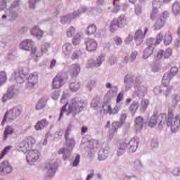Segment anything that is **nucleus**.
<instances>
[{
    "label": "nucleus",
    "instance_id": "1",
    "mask_svg": "<svg viewBox=\"0 0 180 180\" xmlns=\"http://www.w3.org/2000/svg\"><path fill=\"white\" fill-rule=\"evenodd\" d=\"M36 146V139L32 136H28L20 142L17 148L19 151L27 153V161L28 164L36 162L40 158V152L38 150H32Z\"/></svg>",
    "mask_w": 180,
    "mask_h": 180
},
{
    "label": "nucleus",
    "instance_id": "2",
    "mask_svg": "<svg viewBox=\"0 0 180 180\" xmlns=\"http://www.w3.org/2000/svg\"><path fill=\"white\" fill-rule=\"evenodd\" d=\"M60 103H64V106L62 107L60 110V114L59 120L63 117V115L65 112H67V115H71V113H74V115H77L78 113H81L82 110H84V108H85V103L84 101L78 100V98H75L71 100L70 104L69 105L68 109L67 110V105H68V100L65 96H63L60 99Z\"/></svg>",
    "mask_w": 180,
    "mask_h": 180
},
{
    "label": "nucleus",
    "instance_id": "3",
    "mask_svg": "<svg viewBox=\"0 0 180 180\" xmlns=\"http://www.w3.org/2000/svg\"><path fill=\"white\" fill-rule=\"evenodd\" d=\"M160 117L162 119L166 118V124L168 127H170L172 131L175 133L179 130L180 127V115H177L174 117V112L172 111H169L167 114L162 113L160 115Z\"/></svg>",
    "mask_w": 180,
    "mask_h": 180
},
{
    "label": "nucleus",
    "instance_id": "4",
    "mask_svg": "<svg viewBox=\"0 0 180 180\" xmlns=\"http://www.w3.org/2000/svg\"><path fill=\"white\" fill-rule=\"evenodd\" d=\"M150 19L152 20H156L153 27L155 28V30H160L164 27L165 22H167V19H168V13H163L162 15L158 16V8H153L150 14Z\"/></svg>",
    "mask_w": 180,
    "mask_h": 180
},
{
    "label": "nucleus",
    "instance_id": "5",
    "mask_svg": "<svg viewBox=\"0 0 180 180\" xmlns=\"http://www.w3.org/2000/svg\"><path fill=\"white\" fill-rule=\"evenodd\" d=\"M129 25V21L127 20V17L124 15H121L118 16L117 18H114L110 24V30L113 33L116 32L118 29H122L126 27Z\"/></svg>",
    "mask_w": 180,
    "mask_h": 180
},
{
    "label": "nucleus",
    "instance_id": "6",
    "mask_svg": "<svg viewBox=\"0 0 180 180\" xmlns=\"http://www.w3.org/2000/svg\"><path fill=\"white\" fill-rule=\"evenodd\" d=\"M20 113H22V107H14L9 111H7L4 116L1 122V126H5L6 120H8V122L15 120V119H16L18 116H20Z\"/></svg>",
    "mask_w": 180,
    "mask_h": 180
},
{
    "label": "nucleus",
    "instance_id": "7",
    "mask_svg": "<svg viewBox=\"0 0 180 180\" xmlns=\"http://www.w3.org/2000/svg\"><path fill=\"white\" fill-rule=\"evenodd\" d=\"M179 72V68L176 66H173L170 68L169 72L165 73L162 79V84L165 86H168L169 85L171 80L174 79V77H176Z\"/></svg>",
    "mask_w": 180,
    "mask_h": 180
},
{
    "label": "nucleus",
    "instance_id": "8",
    "mask_svg": "<svg viewBox=\"0 0 180 180\" xmlns=\"http://www.w3.org/2000/svg\"><path fill=\"white\" fill-rule=\"evenodd\" d=\"M68 81V76L64 77L62 73H58L53 79L52 88L53 89H58L61 88L63 85L67 84Z\"/></svg>",
    "mask_w": 180,
    "mask_h": 180
},
{
    "label": "nucleus",
    "instance_id": "9",
    "mask_svg": "<svg viewBox=\"0 0 180 180\" xmlns=\"http://www.w3.org/2000/svg\"><path fill=\"white\" fill-rule=\"evenodd\" d=\"M49 51V45H43L41 49L33 47L31 50L30 56L35 61H37L39 58H41L44 54H46Z\"/></svg>",
    "mask_w": 180,
    "mask_h": 180
},
{
    "label": "nucleus",
    "instance_id": "10",
    "mask_svg": "<svg viewBox=\"0 0 180 180\" xmlns=\"http://www.w3.org/2000/svg\"><path fill=\"white\" fill-rule=\"evenodd\" d=\"M148 32V27L145 28L144 32H143V30L141 28L137 30L134 37L135 41L136 43H139V44H141Z\"/></svg>",
    "mask_w": 180,
    "mask_h": 180
},
{
    "label": "nucleus",
    "instance_id": "11",
    "mask_svg": "<svg viewBox=\"0 0 180 180\" xmlns=\"http://www.w3.org/2000/svg\"><path fill=\"white\" fill-rule=\"evenodd\" d=\"M12 172V165L9 161L4 160L0 164V175H6Z\"/></svg>",
    "mask_w": 180,
    "mask_h": 180
},
{
    "label": "nucleus",
    "instance_id": "12",
    "mask_svg": "<svg viewBox=\"0 0 180 180\" xmlns=\"http://www.w3.org/2000/svg\"><path fill=\"white\" fill-rule=\"evenodd\" d=\"M38 81L39 75L37 72L31 73L27 78V88H33Z\"/></svg>",
    "mask_w": 180,
    "mask_h": 180
},
{
    "label": "nucleus",
    "instance_id": "13",
    "mask_svg": "<svg viewBox=\"0 0 180 180\" xmlns=\"http://www.w3.org/2000/svg\"><path fill=\"white\" fill-rule=\"evenodd\" d=\"M34 47V41L32 39H25L20 44V49L21 50H25V51H31Z\"/></svg>",
    "mask_w": 180,
    "mask_h": 180
},
{
    "label": "nucleus",
    "instance_id": "14",
    "mask_svg": "<svg viewBox=\"0 0 180 180\" xmlns=\"http://www.w3.org/2000/svg\"><path fill=\"white\" fill-rule=\"evenodd\" d=\"M86 49L87 51H96L98 49V43L94 39H87L85 41Z\"/></svg>",
    "mask_w": 180,
    "mask_h": 180
},
{
    "label": "nucleus",
    "instance_id": "15",
    "mask_svg": "<svg viewBox=\"0 0 180 180\" xmlns=\"http://www.w3.org/2000/svg\"><path fill=\"white\" fill-rule=\"evenodd\" d=\"M69 72L72 78L78 77L79 72H81V66L78 63L72 64L70 67Z\"/></svg>",
    "mask_w": 180,
    "mask_h": 180
},
{
    "label": "nucleus",
    "instance_id": "16",
    "mask_svg": "<svg viewBox=\"0 0 180 180\" xmlns=\"http://www.w3.org/2000/svg\"><path fill=\"white\" fill-rule=\"evenodd\" d=\"M103 108L104 110H105L109 115H117L119 113V106L115 105L113 108H112V105L109 103H105L103 105Z\"/></svg>",
    "mask_w": 180,
    "mask_h": 180
},
{
    "label": "nucleus",
    "instance_id": "17",
    "mask_svg": "<svg viewBox=\"0 0 180 180\" xmlns=\"http://www.w3.org/2000/svg\"><path fill=\"white\" fill-rule=\"evenodd\" d=\"M172 56V49L168 48L164 51V50H160L158 53L157 58L160 60L161 58H169Z\"/></svg>",
    "mask_w": 180,
    "mask_h": 180
},
{
    "label": "nucleus",
    "instance_id": "18",
    "mask_svg": "<svg viewBox=\"0 0 180 180\" xmlns=\"http://www.w3.org/2000/svg\"><path fill=\"white\" fill-rule=\"evenodd\" d=\"M30 33L32 36H34L38 40H40L43 37V34H44L43 30H40L37 26L33 27L30 30Z\"/></svg>",
    "mask_w": 180,
    "mask_h": 180
},
{
    "label": "nucleus",
    "instance_id": "19",
    "mask_svg": "<svg viewBox=\"0 0 180 180\" xmlns=\"http://www.w3.org/2000/svg\"><path fill=\"white\" fill-rule=\"evenodd\" d=\"M48 124H49V122H47V120L43 119L37 122V124L34 125V129L35 130H37V131H39L40 130H43V129L47 127Z\"/></svg>",
    "mask_w": 180,
    "mask_h": 180
},
{
    "label": "nucleus",
    "instance_id": "20",
    "mask_svg": "<svg viewBox=\"0 0 180 180\" xmlns=\"http://www.w3.org/2000/svg\"><path fill=\"white\" fill-rule=\"evenodd\" d=\"M26 79V74L23 73V71L15 72V81L17 84H23Z\"/></svg>",
    "mask_w": 180,
    "mask_h": 180
},
{
    "label": "nucleus",
    "instance_id": "21",
    "mask_svg": "<svg viewBox=\"0 0 180 180\" xmlns=\"http://www.w3.org/2000/svg\"><path fill=\"white\" fill-rule=\"evenodd\" d=\"M72 51V45L70 43L66 42L62 46V53H64L65 56H69Z\"/></svg>",
    "mask_w": 180,
    "mask_h": 180
},
{
    "label": "nucleus",
    "instance_id": "22",
    "mask_svg": "<svg viewBox=\"0 0 180 180\" xmlns=\"http://www.w3.org/2000/svg\"><path fill=\"white\" fill-rule=\"evenodd\" d=\"M150 105V101L147 99L143 100L141 102L140 106H139V110L141 113H145L146 110H147V108H148V105Z\"/></svg>",
    "mask_w": 180,
    "mask_h": 180
},
{
    "label": "nucleus",
    "instance_id": "23",
    "mask_svg": "<svg viewBox=\"0 0 180 180\" xmlns=\"http://www.w3.org/2000/svg\"><path fill=\"white\" fill-rule=\"evenodd\" d=\"M164 43L165 46H169L172 43V34L171 32H167L164 35Z\"/></svg>",
    "mask_w": 180,
    "mask_h": 180
},
{
    "label": "nucleus",
    "instance_id": "24",
    "mask_svg": "<svg viewBox=\"0 0 180 180\" xmlns=\"http://www.w3.org/2000/svg\"><path fill=\"white\" fill-rule=\"evenodd\" d=\"M129 144L130 146L129 150H131L132 153H134V151L137 150V147L139 146V141H137V139H136V138H133L129 142Z\"/></svg>",
    "mask_w": 180,
    "mask_h": 180
},
{
    "label": "nucleus",
    "instance_id": "25",
    "mask_svg": "<svg viewBox=\"0 0 180 180\" xmlns=\"http://www.w3.org/2000/svg\"><path fill=\"white\" fill-rule=\"evenodd\" d=\"M157 123H158V115L154 113L149 120L148 126L150 127H154V126H156Z\"/></svg>",
    "mask_w": 180,
    "mask_h": 180
},
{
    "label": "nucleus",
    "instance_id": "26",
    "mask_svg": "<svg viewBox=\"0 0 180 180\" xmlns=\"http://www.w3.org/2000/svg\"><path fill=\"white\" fill-rule=\"evenodd\" d=\"M153 51H154V46L153 45H149L143 51V58H148V57L153 54Z\"/></svg>",
    "mask_w": 180,
    "mask_h": 180
},
{
    "label": "nucleus",
    "instance_id": "27",
    "mask_svg": "<svg viewBox=\"0 0 180 180\" xmlns=\"http://www.w3.org/2000/svg\"><path fill=\"white\" fill-rule=\"evenodd\" d=\"M14 131H15V129H13V128L10 125H8L7 127H6L4 132V140H6L9 134H13Z\"/></svg>",
    "mask_w": 180,
    "mask_h": 180
},
{
    "label": "nucleus",
    "instance_id": "28",
    "mask_svg": "<svg viewBox=\"0 0 180 180\" xmlns=\"http://www.w3.org/2000/svg\"><path fill=\"white\" fill-rule=\"evenodd\" d=\"M69 88L72 92H77L81 88V83L79 82H72L70 84Z\"/></svg>",
    "mask_w": 180,
    "mask_h": 180
},
{
    "label": "nucleus",
    "instance_id": "29",
    "mask_svg": "<svg viewBox=\"0 0 180 180\" xmlns=\"http://www.w3.org/2000/svg\"><path fill=\"white\" fill-rule=\"evenodd\" d=\"M86 33L88 34V36H91V34H95V33H96V25L94 24L89 25Z\"/></svg>",
    "mask_w": 180,
    "mask_h": 180
},
{
    "label": "nucleus",
    "instance_id": "30",
    "mask_svg": "<svg viewBox=\"0 0 180 180\" xmlns=\"http://www.w3.org/2000/svg\"><path fill=\"white\" fill-rule=\"evenodd\" d=\"M20 6V1L19 0L14 1L9 9V12H13V11H19Z\"/></svg>",
    "mask_w": 180,
    "mask_h": 180
},
{
    "label": "nucleus",
    "instance_id": "31",
    "mask_svg": "<svg viewBox=\"0 0 180 180\" xmlns=\"http://www.w3.org/2000/svg\"><path fill=\"white\" fill-rule=\"evenodd\" d=\"M8 81V77L6 76V72L5 71L0 72V86L4 85Z\"/></svg>",
    "mask_w": 180,
    "mask_h": 180
},
{
    "label": "nucleus",
    "instance_id": "32",
    "mask_svg": "<svg viewBox=\"0 0 180 180\" xmlns=\"http://www.w3.org/2000/svg\"><path fill=\"white\" fill-rule=\"evenodd\" d=\"M144 123V119L141 116L136 117L135 119V126L138 129H143V124Z\"/></svg>",
    "mask_w": 180,
    "mask_h": 180
},
{
    "label": "nucleus",
    "instance_id": "33",
    "mask_svg": "<svg viewBox=\"0 0 180 180\" xmlns=\"http://www.w3.org/2000/svg\"><path fill=\"white\" fill-rule=\"evenodd\" d=\"M46 103H47V100L44 98H41L39 102L37 103L36 109L37 110H41L44 106H46Z\"/></svg>",
    "mask_w": 180,
    "mask_h": 180
},
{
    "label": "nucleus",
    "instance_id": "34",
    "mask_svg": "<svg viewBox=\"0 0 180 180\" xmlns=\"http://www.w3.org/2000/svg\"><path fill=\"white\" fill-rule=\"evenodd\" d=\"M172 12L176 16L180 15V4L178 1L174 2L172 6Z\"/></svg>",
    "mask_w": 180,
    "mask_h": 180
},
{
    "label": "nucleus",
    "instance_id": "35",
    "mask_svg": "<svg viewBox=\"0 0 180 180\" xmlns=\"http://www.w3.org/2000/svg\"><path fill=\"white\" fill-rule=\"evenodd\" d=\"M81 40H82V35L80 34H76L72 39V44L75 46H78V44L81 43Z\"/></svg>",
    "mask_w": 180,
    "mask_h": 180
},
{
    "label": "nucleus",
    "instance_id": "36",
    "mask_svg": "<svg viewBox=\"0 0 180 180\" xmlns=\"http://www.w3.org/2000/svg\"><path fill=\"white\" fill-rule=\"evenodd\" d=\"M11 148H12V146H6L4 150L0 153V161L5 158V155L11 151Z\"/></svg>",
    "mask_w": 180,
    "mask_h": 180
},
{
    "label": "nucleus",
    "instance_id": "37",
    "mask_svg": "<svg viewBox=\"0 0 180 180\" xmlns=\"http://www.w3.org/2000/svg\"><path fill=\"white\" fill-rule=\"evenodd\" d=\"M122 126H123L122 124H120V122H114L112 124V133H116V131H117V130H119V129H120V127H122Z\"/></svg>",
    "mask_w": 180,
    "mask_h": 180
},
{
    "label": "nucleus",
    "instance_id": "38",
    "mask_svg": "<svg viewBox=\"0 0 180 180\" xmlns=\"http://www.w3.org/2000/svg\"><path fill=\"white\" fill-rule=\"evenodd\" d=\"M85 12H86V8L83 7L79 11L73 12L72 18H73V19L77 18V16H80L82 13H85Z\"/></svg>",
    "mask_w": 180,
    "mask_h": 180
},
{
    "label": "nucleus",
    "instance_id": "39",
    "mask_svg": "<svg viewBox=\"0 0 180 180\" xmlns=\"http://www.w3.org/2000/svg\"><path fill=\"white\" fill-rule=\"evenodd\" d=\"M137 109H139V103L134 102L129 107V112L134 114L137 112Z\"/></svg>",
    "mask_w": 180,
    "mask_h": 180
},
{
    "label": "nucleus",
    "instance_id": "40",
    "mask_svg": "<svg viewBox=\"0 0 180 180\" xmlns=\"http://www.w3.org/2000/svg\"><path fill=\"white\" fill-rule=\"evenodd\" d=\"M117 2H120V0H114L113 1V5L115 6L113 9L114 13H117L119 11H120V5L119 3Z\"/></svg>",
    "mask_w": 180,
    "mask_h": 180
},
{
    "label": "nucleus",
    "instance_id": "41",
    "mask_svg": "<svg viewBox=\"0 0 180 180\" xmlns=\"http://www.w3.org/2000/svg\"><path fill=\"white\" fill-rule=\"evenodd\" d=\"M94 67H96V62L94 60V59L89 60L86 68H94Z\"/></svg>",
    "mask_w": 180,
    "mask_h": 180
},
{
    "label": "nucleus",
    "instance_id": "42",
    "mask_svg": "<svg viewBox=\"0 0 180 180\" xmlns=\"http://www.w3.org/2000/svg\"><path fill=\"white\" fill-rule=\"evenodd\" d=\"M75 34V28L74 27H70V29L67 31L68 37H72Z\"/></svg>",
    "mask_w": 180,
    "mask_h": 180
},
{
    "label": "nucleus",
    "instance_id": "43",
    "mask_svg": "<svg viewBox=\"0 0 180 180\" xmlns=\"http://www.w3.org/2000/svg\"><path fill=\"white\" fill-rule=\"evenodd\" d=\"M79 56H81V51H76L72 54L71 60H78V58H79Z\"/></svg>",
    "mask_w": 180,
    "mask_h": 180
},
{
    "label": "nucleus",
    "instance_id": "44",
    "mask_svg": "<svg viewBox=\"0 0 180 180\" xmlns=\"http://www.w3.org/2000/svg\"><path fill=\"white\" fill-rule=\"evenodd\" d=\"M163 39H164V36L162 35V34L161 33L158 34V35L156 36L155 44L156 45L160 44L161 41H162Z\"/></svg>",
    "mask_w": 180,
    "mask_h": 180
},
{
    "label": "nucleus",
    "instance_id": "45",
    "mask_svg": "<svg viewBox=\"0 0 180 180\" xmlns=\"http://www.w3.org/2000/svg\"><path fill=\"white\" fill-rule=\"evenodd\" d=\"M129 144V141L125 140L120 143L119 148L121 150H126L127 148V146Z\"/></svg>",
    "mask_w": 180,
    "mask_h": 180
},
{
    "label": "nucleus",
    "instance_id": "46",
    "mask_svg": "<svg viewBox=\"0 0 180 180\" xmlns=\"http://www.w3.org/2000/svg\"><path fill=\"white\" fill-rule=\"evenodd\" d=\"M105 60V58L103 56H100L97 58L96 62V67H101L102 65V62Z\"/></svg>",
    "mask_w": 180,
    "mask_h": 180
},
{
    "label": "nucleus",
    "instance_id": "47",
    "mask_svg": "<svg viewBox=\"0 0 180 180\" xmlns=\"http://www.w3.org/2000/svg\"><path fill=\"white\" fill-rule=\"evenodd\" d=\"M114 94H115V91L109 90L105 95V98H107V99H110L115 96Z\"/></svg>",
    "mask_w": 180,
    "mask_h": 180
},
{
    "label": "nucleus",
    "instance_id": "48",
    "mask_svg": "<svg viewBox=\"0 0 180 180\" xmlns=\"http://www.w3.org/2000/svg\"><path fill=\"white\" fill-rule=\"evenodd\" d=\"M126 119H127V114L126 113H123L121 115V117H120V124H122V125L124 124V123L126 122Z\"/></svg>",
    "mask_w": 180,
    "mask_h": 180
},
{
    "label": "nucleus",
    "instance_id": "49",
    "mask_svg": "<svg viewBox=\"0 0 180 180\" xmlns=\"http://www.w3.org/2000/svg\"><path fill=\"white\" fill-rule=\"evenodd\" d=\"M59 97H60V92H58V91H55L51 94V98L54 101L58 99Z\"/></svg>",
    "mask_w": 180,
    "mask_h": 180
},
{
    "label": "nucleus",
    "instance_id": "50",
    "mask_svg": "<svg viewBox=\"0 0 180 180\" xmlns=\"http://www.w3.org/2000/svg\"><path fill=\"white\" fill-rule=\"evenodd\" d=\"M79 158H80L79 155H77V156L72 163V167H78V165H79Z\"/></svg>",
    "mask_w": 180,
    "mask_h": 180
},
{
    "label": "nucleus",
    "instance_id": "51",
    "mask_svg": "<svg viewBox=\"0 0 180 180\" xmlns=\"http://www.w3.org/2000/svg\"><path fill=\"white\" fill-rule=\"evenodd\" d=\"M4 9H6V1L0 0V11H4Z\"/></svg>",
    "mask_w": 180,
    "mask_h": 180
},
{
    "label": "nucleus",
    "instance_id": "52",
    "mask_svg": "<svg viewBox=\"0 0 180 180\" xmlns=\"http://www.w3.org/2000/svg\"><path fill=\"white\" fill-rule=\"evenodd\" d=\"M37 2H40V0H30V8L31 9H34V6Z\"/></svg>",
    "mask_w": 180,
    "mask_h": 180
},
{
    "label": "nucleus",
    "instance_id": "53",
    "mask_svg": "<svg viewBox=\"0 0 180 180\" xmlns=\"http://www.w3.org/2000/svg\"><path fill=\"white\" fill-rule=\"evenodd\" d=\"M142 11V7L141 5L137 4L135 7V13H136V15H140V13H141Z\"/></svg>",
    "mask_w": 180,
    "mask_h": 180
},
{
    "label": "nucleus",
    "instance_id": "54",
    "mask_svg": "<svg viewBox=\"0 0 180 180\" xmlns=\"http://www.w3.org/2000/svg\"><path fill=\"white\" fill-rule=\"evenodd\" d=\"M123 98H124V94L123 93H119L117 97V103H120V102H122V101H123Z\"/></svg>",
    "mask_w": 180,
    "mask_h": 180
},
{
    "label": "nucleus",
    "instance_id": "55",
    "mask_svg": "<svg viewBox=\"0 0 180 180\" xmlns=\"http://www.w3.org/2000/svg\"><path fill=\"white\" fill-rule=\"evenodd\" d=\"M173 102H174V103H178V102H180V95L179 94H175L174 96Z\"/></svg>",
    "mask_w": 180,
    "mask_h": 180
},
{
    "label": "nucleus",
    "instance_id": "56",
    "mask_svg": "<svg viewBox=\"0 0 180 180\" xmlns=\"http://www.w3.org/2000/svg\"><path fill=\"white\" fill-rule=\"evenodd\" d=\"M6 95H7V97L8 98V99H12V98L15 96V92L11 91L8 90Z\"/></svg>",
    "mask_w": 180,
    "mask_h": 180
},
{
    "label": "nucleus",
    "instance_id": "57",
    "mask_svg": "<svg viewBox=\"0 0 180 180\" xmlns=\"http://www.w3.org/2000/svg\"><path fill=\"white\" fill-rule=\"evenodd\" d=\"M115 43L117 46H120V44H122V43H123V41L120 39V37H117L115 39Z\"/></svg>",
    "mask_w": 180,
    "mask_h": 180
},
{
    "label": "nucleus",
    "instance_id": "58",
    "mask_svg": "<svg viewBox=\"0 0 180 180\" xmlns=\"http://www.w3.org/2000/svg\"><path fill=\"white\" fill-rule=\"evenodd\" d=\"M137 54L138 53L137 52H133L131 55V61H134V60H136V57H137Z\"/></svg>",
    "mask_w": 180,
    "mask_h": 180
},
{
    "label": "nucleus",
    "instance_id": "59",
    "mask_svg": "<svg viewBox=\"0 0 180 180\" xmlns=\"http://www.w3.org/2000/svg\"><path fill=\"white\" fill-rule=\"evenodd\" d=\"M124 153V150L123 149H120V148H118L117 150V155H118V157H120V155H123V154Z\"/></svg>",
    "mask_w": 180,
    "mask_h": 180
},
{
    "label": "nucleus",
    "instance_id": "60",
    "mask_svg": "<svg viewBox=\"0 0 180 180\" xmlns=\"http://www.w3.org/2000/svg\"><path fill=\"white\" fill-rule=\"evenodd\" d=\"M94 170L91 171V173L90 174H89L86 179V180H91L94 178Z\"/></svg>",
    "mask_w": 180,
    "mask_h": 180
},
{
    "label": "nucleus",
    "instance_id": "61",
    "mask_svg": "<svg viewBox=\"0 0 180 180\" xmlns=\"http://www.w3.org/2000/svg\"><path fill=\"white\" fill-rule=\"evenodd\" d=\"M9 99L10 98L8 97V96L6 94H4L2 98V102L5 103L7 101H9Z\"/></svg>",
    "mask_w": 180,
    "mask_h": 180
},
{
    "label": "nucleus",
    "instance_id": "62",
    "mask_svg": "<svg viewBox=\"0 0 180 180\" xmlns=\"http://www.w3.org/2000/svg\"><path fill=\"white\" fill-rule=\"evenodd\" d=\"M56 64H57V61L56 59H53L51 62V68H54V67H56Z\"/></svg>",
    "mask_w": 180,
    "mask_h": 180
},
{
    "label": "nucleus",
    "instance_id": "63",
    "mask_svg": "<svg viewBox=\"0 0 180 180\" xmlns=\"http://www.w3.org/2000/svg\"><path fill=\"white\" fill-rule=\"evenodd\" d=\"M87 131H88V127H82V134H84V133H86Z\"/></svg>",
    "mask_w": 180,
    "mask_h": 180
},
{
    "label": "nucleus",
    "instance_id": "64",
    "mask_svg": "<svg viewBox=\"0 0 180 180\" xmlns=\"http://www.w3.org/2000/svg\"><path fill=\"white\" fill-rule=\"evenodd\" d=\"M64 153H65V148H62L59 149V150L58 151V154H64Z\"/></svg>",
    "mask_w": 180,
    "mask_h": 180
}]
</instances>
